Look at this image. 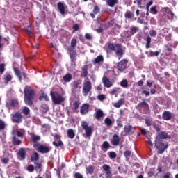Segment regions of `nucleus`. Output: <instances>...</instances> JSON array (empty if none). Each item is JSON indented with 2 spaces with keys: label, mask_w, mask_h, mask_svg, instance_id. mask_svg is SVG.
<instances>
[{
  "label": "nucleus",
  "mask_w": 178,
  "mask_h": 178,
  "mask_svg": "<svg viewBox=\"0 0 178 178\" xmlns=\"http://www.w3.org/2000/svg\"><path fill=\"white\" fill-rule=\"evenodd\" d=\"M106 51L107 54L115 52L118 60H120L122 58H123V55H124V53L126 52V51L123 49L122 44L119 43H108Z\"/></svg>",
  "instance_id": "obj_1"
},
{
  "label": "nucleus",
  "mask_w": 178,
  "mask_h": 178,
  "mask_svg": "<svg viewBox=\"0 0 178 178\" xmlns=\"http://www.w3.org/2000/svg\"><path fill=\"white\" fill-rule=\"evenodd\" d=\"M24 104L29 106H32L33 100L35 98V92H34V89H33L31 86H26L24 90Z\"/></svg>",
  "instance_id": "obj_2"
},
{
  "label": "nucleus",
  "mask_w": 178,
  "mask_h": 178,
  "mask_svg": "<svg viewBox=\"0 0 178 178\" xmlns=\"http://www.w3.org/2000/svg\"><path fill=\"white\" fill-rule=\"evenodd\" d=\"M50 95L51 97L52 102L54 104V105H60L63 104V102H65L66 100V98H65L63 95L58 92L51 91Z\"/></svg>",
  "instance_id": "obj_3"
},
{
  "label": "nucleus",
  "mask_w": 178,
  "mask_h": 178,
  "mask_svg": "<svg viewBox=\"0 0 178 178\" xmlns=\"http://www.w3.org/2000/svg\"><path fill=\"white\" fill-rule=\"evenodd\" d=\"M136 109L138 111V112L143 113V115H148V113H150L151 112V110L149 109V104L147 103L145 99H143L142 102L138 104L136 106Z\"/></svg>",
  "instance_id": "obj_4"
},
{
  "label": "nucleus",
  "mask_w": 178,
  "mask_h": 178,
  "mask_svg": "<svg viewBox=\"0 0 178 178\" xmlns=\"http://www.w3.org/2000/svg\"><path fill=\"white\" fill-rule=\"evenodd\" d=\"M161 16L165 20H170L175 17V13L168 7H164L161 10Z\"/></svg>",
  "instance_id": "obj_5"
},
{
  "label": "nucleus",
  "mask_w": 178,
  "mask_h": 178,
  "mask_svg": "<svg viewBox=\"0 0 178 178\" xmlns=\"http://www.w3.org/2000/svg\"><path fill=\"white\" fill-rule=\"evenodd\" d=\"M81 127L85 130V136L86 138H90L92 136V127L88 126V122L82 121Z\"/></svg>",
  "instance_id": "obj_6"
},
{
  "label": "nucleus",
  "mask_w": 178,
  "mask_h": 178,
  "mask_svg": "<svg viewBox=\"0 0 178 178\" xmlns=\"http://www.w3.org/2000/svg\"><path fill=\"white\" fill-rule=\"evenodd\" d=\"M33 148L40 152V154H48L51 151V148L44 145H40V143L33 144Z\"/></svg>",
  "instance_id": "obj_7"
},
{
  "label": "nucleus",
  "mask_w": 178,
  "mask_h": 178,
  "mask_svg": "<svg viewBox=\"0 0 178 178\" xmlns=\"http://www.w3.org/2000/svg\"><path fill=\"white\" fill-rule=\"evenodd\" d=\"M11 122L17 124L23 122V115L20 111H17L11 114Z\"/></svg>",
  "instance_id": "obj_8"
},
{
  "label": "nucleus",
  "mask_w": 178,
  "mask_h": 178,
  "mask_svg": "<svg viewBox=\"0 0 178 178\" xmlns=\"http://www.w3.org/2000/svg\"><path fill=\"white\" fill-rule=\"evenodd\" d=\"M155 145L158 149V154H163L168 149V145H165L160 139H156Z\"/></svg>",
  "instance_id": "obj_9"
},
{
  "label": "nucleus",
  "mask_w": 178,
  "mask_h": 178,
  "mask_svg": "<svg viewBox=\"0 0 178 178\" xmlns=\"http://www.w3.org/2000/svg\"><path fill=\"white\" fill-rule=\"evenodd\" d=\"M91 90H92V84L91 83V81H85L83 83V90H82V94L83 97H87V95H88Z\"/></svg>",
  "instance_id": "obj_10"
},
{
  "label": "nucleus",
  "mask_w": 178,
  "mask_h": 178,
  "mask_svg": "<svg viewBox=\"0 0 178 178\" xmlns=\"http://www.w3.org/2000/svg\"><path fill=\"white\" fill-rule=\"evenodd\" d=\"M129 63V60L124 58L121 61L118 63L117 67L119 72H124L127 69V64Z\"/></svg>",
  "instance_id": "obj_11"
},
{
  "label": "nucleus",
  "mask_w": 178,
  "mask_h": 178,
  "mask_svg": "<svg viewBox=\"0 0 178 178\" xmlns=\"http://www.w3.org/2000/svg\"><path fill=\"white\" fill-rule=\"evenodd\" d=\"M14 72L15 73V75L18 77L19 81H22L23 79H27V74L24 72L22 73V72H20V70H19V68L14 67Z\"/></svg>",
  "instance_id": "obj_12"
},
{
  "label": "nucleus",
  "mask_w": 178,
  "mask_h": 178,
  "mask_svg": "<svg viewBox=\"0 0 178 178\" xmlns=\"http://www.w3.org/2000/svg\"><path fill=\"white\" fill-rule=\"evenodd\" d=\"M102 169L106 173V178H112V171L111 170V166H109V165L104 164Z\"/></svg>",
  "instance_id": "obj_13"
},
{
  "label": "nucleus",
  "mask_w": 178,
  "mask_h": 178,
  "mask_svg": "<svg viewBox=\"0 0 178 178\" xmlns=\"http://www.w3.org/2000/svg\"><path fill=\"white\" fill-rule=\"evenodd\" d=\"M7 106L10 109H13V108H17L19 106V101L17 99H12L7 103Z\"/></svg>",
  "instance_id": "obj_14"
},
{
  "label": "nucleus",
  "mask_w": 178,
  "mask_h": 178,
  "mask_svg": "<svg viewBox=\"0 0 178 178\" xmlns=\"http://www.w3.org/2000/svg\"><path fill=\"white\" fill-rule=\"evenodd\" d=\"M83 81L81 79H76L72 83V90H80L81 88Z\"/></svg>",
  "instance_id": "obj_15"
},
{
  "label": "nucleus",
  "mask_w": 178,
  "mask_h": 178,
  "mask_svg": "<svg viewBox=\"0 0 178 178\" xmlns=\"http://www.w3.org/2000/svg\"><path fill=\"white\" fill-rule=\"evenodd\" d=\"M60 137L61 136L60 135H58V134L54 135L55 141L52 143L54 147H63V142L60 140ZM56 141H58V143Z\"/></svg>",
  "instance_id": "obj_16"
},
{
  "label": "nucleus",
  "mask_w": 178,
  "mask_h": 178,
  "mask_svg": "<svg viewBox=\"0 0 178 178\" xmlns=\"http://www.w3.org/2000/svg\"><path fill=\"white\" fill-rule=\"evenodd\" d=\"M134 128L133 126H131L130 124H128L127 125H124V136H129V134H133L134 133V131H133Z\"/></svg>",
  "instance_id": "obj_17"
},
{
  "label": "nucleus",
  "mask_w": 178,
  "mask_h": 178,
  "mask_svg": "<svg viewBox=\"0 0 178 178\" xmlns=\"http://www.w3.org/2000/svg\"><path fill=\"white\" fill-rule=\"evenodd\" d=\"M17 155L21 161H24V159H26V148L21 147L17 152Z\"/></svg>",
  "instance_id": "obj_18"
},
{
  "label": "nucleus",
  "mask_w": 178,
  "mask_h": 178,
  "mask_svg": "<svg viewBox=\"0 0 178 178\" xmlns=\"http://www.w3.org/2000/svg\"><path fill=\"white\" fill-rule=\"evenodd\" d=\"M90 111V104H83L80 108V113L81 115H87V113Z\"/></svg>",
  "instance_id": "obj_19"
},
{
  "label": "nucleus",
  "mask_w": 178,
  "mask_h": 178,
  "mask_svg": "<svg viewBox=\"0 0 178 178\" xmlns=\"http://www.w3.org/2000/svg\"><path fill=\"white\" fill-rule=\"evenodd\" d=\"M111 143L114 147L119 145L120 143V138H119V136L118 134H114L111 139Z\"/></svg>",
  "instance_id": "obj_20"
},
{
  "label": "nucleus",
  "mask_w": 178,
  "mask_h": 178,
  "mask_svg": "<svg viewBox=\"0 0 178 178\" xmlns=\"http://www.w3.org/2000/svg\"><path fill=\"white\" fill-rule=\"evenodd\" d=\"M173 118V114L170 111H165L162 114L163 120H171Z\"/></svg>",
  "instance_id": "obj_21"
},
{
  "label": "nucleus",
  "mask_w": 178,
  "mask_h": 178,
  "mask_svg": "<svg viewBox=\"0 0 178 178\" xmlns=\"http://www.w3.org/2000/svg\"><path fill=\"white\" fill-rule=\"evenodd\" d=\"M102 83L104 86V87H106V88H111L113 86L112 82L108 79L106 76H104L102 78Z\"/></svg>",
  "instance_id": "obj_22"
},
{
  "label": "nucleus",
  "mask_w": 178,
  "mask_h": 178,
  "mask_svg": "<svg viewBox=\"0 0 178 178\" xmlns=\"http://www.w3.org/2000/svg\"><path fill=\"white\" fill-rule=\"evenodd\" d=\"M166 138H170V136L165 131H161L159 133L156 140H166Z\"/></svg>",
  "instance_id": "obj_23"
},
{
  "label": "nucleus",
  "mask_w": 178,
  "mask_h": 178,
  "mask_svg": "<svg viewBox=\"0 0 178 178\" xmlns=\"http://www.w3.org/2000/svg\"><path fill=\"white\" fill-rule=\"evenodd\" d=\"M100 10H101V8H99V6L95 5L93 7V10H92L93 13H90V16H91L92 19H95V15H98V13H99Z\"/></svg>",
  "instance_id": "obj_24"
},
{
  "label": "nucleus",
  "mask_w": 178,
  "mask_h": 178,
  "mask_svg": "<svg viewBox=\"0 0 178 178\" xmlns=\"http://www.w3.org/2000/svg\"><path fill=\"white\" fill-rule=\"evenodd\" d=\"M22 113L26 118H30V108L27 106H23L21 108Z\"/></svg>",
  "instance_id": "obj_25"
},
{
  "label": "nucleus",
  "mask_w": 178,
  "mask_h": 178,
  "mask_svg": "<svg viewBox=\"0 0 178 178\" xmlns=\"http://www.w3.org/2000/svg\"><path fill=\"white\" fill-rule=\"evenodd\" d=\"M137 31H138V27L131 26L129 30L127 31V33L129 34V35H130V37H131V35H134V34H136Z\"/></svg>",
  "instance_id": "obj_26"
},
{
  "label": "nucleus",
  "mask_w": 178,
  "mask_h": 178,
  "mask_svg": "<svg viewBox=\"0 0 178 178\" xmlns=\"http://www.w3.org/2000/svg\"><path fill=\"white\" fill-rule=\"evenodd\" d=\"M67 134L68 138H70L71 140H73L74 137H76V134L74 133V130L73 129H70L67 131Z\"/></svg>",
  "instance_id": "obj_27"
},
{
  "label": "nucleus",
  "mask_w": 178,
  "mask_h": 178,
  "mask_svg": "<svg viewBox=\"0 0 178 178\" xmlns=\"http://www.w3.org/2000/svg\"><path fill=\"white\" fill-rule=\"evenodd\" d=\"M40 159V154L37 153V152H35L32 154L31 156V162H36Z\"/></svg>",
  "instance_id": "obj_28"
},
{
  "label": "nucleus",
  "mask_w": 178,
  "mask_h": 178,
  "mask_svg": "<svg viewBox=\"0 0 178 178\" xmlns=\"http://www.w3.org/2000/svg\"><path fill=\"white\" fill-rule=\"evenodd\" d=\"M111 145L108 141H104L102 145H101V148L102 149H103V151H108V149H109Z\"/></svg>",
  "instance_id": "obj_29"
},
{
  "label": "nucleus",
  "mask_w": 178,
  "mask_h": 178,
  "mask_svg": "<svg viewBox=\"0 0 178 178\" xmlns=\"http://www.w3.org/2000/svg\"><path fill=\"white\" fill-rule=\"evenodd\" d=\"M124 102H125V99L121 98L118 101V102H116L114 104V106H115V108H120V106H122V105H124Z\"/></svg>",
  "instance_id": "obj_30"
},
{
  "label": "nucleus",
  "mask_w": 178,
  "mask_h": 178,
  "mask_svg": "<svg viewBox=\"0 0 178 178\" xmlns=\"http://www.w3.org/2000/svg\"><path fill=\"white\" fill-rule=\"evenodd\" d=\"M119 0H107L106 4L110 6V8H114L115 5H118Z\"/></svg>",
  "instance_id": "obj_31"
},
{
  "label": "nucleus",
  "mask_w": 178,
  "mask_h": 178,
  "mask_svg": "<svg viewBox=\"0 0 178 178\" xmlns=\"http://www.w3.org/2000/svg\"><path fill=\"white\" fill-rule=\"evenodd\" d=\"M95 118L99 120L100 118H104V111L101 109H98L95 113Z\"/></svg>",
  "instance_id": "obj_32"
},
{
  "label": "nucleus",
  "mask_w": 178,
  "mask_h": 178,
  "mask_svg": "<svg viewBox=\"0 0 178 178\" xmlns=\"http://www.w3.org/2000/svg\"><path fill=\"white\" fill-rule=\"evenodd\" d=\"M104 124L107 127H111V126L113 125V121H112V119L109 118V117H107L104 119Z\"/></svg>",
  "instance_id": "obj_33"
},
{
  "label": "nucleus",
  "mask_w": 178,
  "mask_h": 178,
  "mask_svg": "<svg viewBox=\"0 0 178 178\" xmlns=\"http://www.w3.org/2000/svg\"><path fill=\"white\" fill-rule=\"evenodd\" d=\"M72 74H66L63 77V79L64 80L65 83H70L72 81Z\"/></svg>",
  "instance_id": "obj_34"
},
{
  "label": "nucleus",
  "mask_w": 178,
  "mask_h": 178,
  "mask_svg": "<svg viewBox=\"0 0 178 178\" xmlns=\"http://www.w3.org/2000/svg\"><path fill=\"white\" fill-rule=\"evenodd\" d=\"M101 62H104V56L102 55L98 56L94 60L93 65H97V63H101Z\"/></svg>",
  "instance_id": "obj_35"
},
{
  "label": "nucleus",
  "mask_w": 178,
  "mask_h": 178,
  "mask_svg": "<svg viewBox=\"0 0 178 178\" xmlns=\"http://www.w3.org/2000/svg\"><path fill=\"white\" fill-rule=\"evenodd\" d=\"M58 8L61 15H65V6L61 2L58 3Z\"/></svg>",
  "instance_id": "obj_36"
},
{
  "label": "nucleus",
  "mask_w": 178,
  "mask_h": 178,
  "mask_svg": "<svg viewBox=\"0 0 178 178\" xmlns=\"http://www.w3.org/2000/svg\"><path fill=\"white\" fill-rule=\"evenodd\" d=\"M35 165V170H38V169H41L42 168V161H36L33 162Z\"/></svg>",
  "instance_id": "obj_37"
},
{
  "label": "nucleus",
  "mask_w": 178,
  "mask_h": 178,
  "mask_svg": "<svg viewBox=\"0 0 178 178\" xmlns=\"http://www.w3.org/2000/svg\"><path fill=\"white\" fill-rule=\"evenodd\" d=\"M49 110V108L48 107V105L46 104H43L40 106V111L42 112V113H47L48 111Z\"/></svg>",
  "instance_id": "obj_38"
},
{
  "label": "nucleus",
  "mask_w": 178,
  "mask_h": 178,
  "mask_svg": "<svg viewBox=\"0 0 178 178\" xmlns=\"http://www.w3.org/2000/svg\"><path fill=\"white\" fill-rule=\"evenodd\" d=\"M125 19H133L134 17V13L130 10H127L124 14Z\"/></svg>",
  "instance_id": "obj_39"
},
{
  "label": "nucleus",
  "mask_w": 178,
  "mask_h": 178,
  "mask_svg": "<svg viewBox=\"0 0 178 178\" xmlns=\"http://www.w3.org/2000/svg\"><path fill=\"white\" fill-rule=\"evenodd\" d=\"M88 68L87 67V65H84L83 67H82V73L81 76L82 77H87L88 76Z\"/></svg>",
  "instance_id": "obj_40"
},
{
  "label": "nucleus",
  "mask_w": 178,
  "mask_h": 178,
  "mask_svg": "<svg viewBox=\"0 0 178 178\" xmlns=\"http://www.w3.org/2000/svg\"><path fill=\"white\" fill-rule=\"evenodd\" d=\"M12 143L13 145H20V144H22V140L17 139L16 136H13L12 138Z\"/></svg>",
  "instance_id": "obj_41"
},
{
  "label": "nucleus",
  "mask_w": 178,
  "mask_h": 178,
  "mask_svg": "<svg viewBox=\"0 0 178 178\" xmlns=\"http://www.w3.org/2000/svg\"><path fill=\"white\" fill-rule=\"evenodd\" d=\"M151 36H147L146 38V44H145V49H148L149 48H151Z\"/></svg>",
  "instance_id": "obj_42"
},
{
  "label": "nucleus",
  "mask_w": 178,
  "mask_h": 178,
  "mask_svg": "<svg viewBox=\"0 0 178 178\" xmlns=\"http://www.w3.org/2000/svg\"><path fill=\"white\" fill-rule=\"evenodd\" d=\"M4 83L5 84H8L9 81H12V75H10V74H7L5 76H4Z\"/></svg>",
  "instance_id": "obj_43"
},
{
  "label": "nucleus",
  "mask_w": 178,
  "mask_h": 178,
  "mask_svg": "<svg viewBox=\"0 0 178 178\" xmlns=\"http://www.w3.org/2000/svg\"><path fill=\"white\" fill-rule=\"evenodd\" d=\"M5 129H6V123L0 118V131H3Z\"/></svg>",
  "instance_id": "obj_44"
},
{
  "label": "nucleus",
  "mask_w": 178,
  "mask_h": 178,
  "mask_svg": "<svg viewBox=\"0 0 178 178\" xmlns=\"http://www.w3.org/2000/svg\"><path fill=\"white\" fill-rule=\"evenodd\" d=\"M40 140H41V137H40V136L33 135L32 136V141L34 143V144H37Z\"/></svg>",
  "instance_id": "obj_45"
},
{
  "label": "nucleus",
  "mask_w": 178,
  "mask_h": 178,
  "mask_svg": "<svg viewBox=\"0 0 178 178\" xmlns=\"http://www.w3.org/2000/svg\"><path fill=\"white\" fill-rule=\"evenodd\" d=\"M120 88H115L110 91L111 95H118L119 94Z\"/></svg>",
  "instance_id": "obj_46"
},
{
  "label": "nucleus",
  "mask_w": 178,
  "mask_h": 178,
  "mask_svg": "<svg viewBox=\"0 0 178 178\" xmlns=\"http://www.w3.org/2000/svg\"><path fill=\"white\" fill-rule=\"evenodd\" d=\"M86 172L88 173L89 175H92V173H94V166L89 165L88 167H87Z\"/></svg>",
  "instance_id": "obj_47"
},
{
  "label": "nucleus",
  "mask_w": 178,
  "mask_h": 178,
  "mask_svg": "<svg viewBox=\"0 0 178 178\" xmlns=\"http://www.w3.org/2000/svg\"><path fill=\"white\" fill-rule=\"evenodd\" d=\"M120 86L124 88H127L129 87V82H127V79H124L120 82Z\"/></svg>",
  "instance_id": "obj_48"
},
{
  "label": "nucleus",
  "mask_w": 178,
  "mask_h": 178,
  "mask_svg": "<svg viewBox=\"0 0 178 178\" xmlns=\"http://www.w3.org/2000/svg\"><path fill=\"white\" fill-rule=\"evenodd\" d=\"M124 156L126 158V159H129L130 158V156H131V151L130 150H126L124 152Z\"/></svg>",
  "instance_id": "obj_49"
},
{
  "label": "nucleus",
  "mask_w": 178,
  "mask_h": 178,
  "mask_svg": "<svg viewBox=\"0 0 178 178\" xmlns=\"http://www.w3.org/2000/svg\"><path fill=\"white\" fill-rule=\"evenodd\" d=\"M40 101H42L44 99V101H49V97H48V95L43 94L39 97Z\"/></svg>",
  "instance_id": "obj_50"
},
{
  "label": "nucleus",
  "mask_w": 178,
  "mask_h": 178,
  "mask_svg": "<svg viewBox=\"0 0 178 178\" xmlns=\"http://www.w3.org/2000/svg\"><path fill=\"white\" fill-rule=\"evenodd\" d=\"M152 126L153 128H154L156 131H161V127L159 125L156 124V123L153 122L152 124Z\"/></svg>",
  "instance_id": "obj_51"
},
{
  "label": "nucleus",
  "mask_w": 178,
  "mask_h": 178,
  "mask_svg": "<svg viewBox=\"0 0 178 178\" xmlns=\"http://www.w3.org/2000/svg\"><path fill=\"white\" fill-rule=\"evenodd\" d=\"M73 106H74V111H77V109H79V108L80 107V102L76 101L73 103Z\"/></svg>",
  "instance_id": "obj_52"
},
{
  "label": "nucleus",
  "mask_w": 178,
  "mask_h": 178,
  "mask_svg": "<svg viewBox=\"0 0 178 178\" xmlns=\"http://www.w3.org/2000/svg\"><path fill=\"white\" fill-rule=\"evenodd\" d=\"M34 169H35V167H34V165H33L32 164L29 165L26 168V170H28V172H34Z\"/></svg>",
  "instance_id": "obj_53"
},
{
  "label": "nucleus",
  "mask_w": 178,
  "mask_h": 178,
  "mask_svg": "<svg viewBox=\"0 0 178 178\" xmlns=\"http://www.w3.org/2000/svg\"><path fill=\"white\" fill-rule=\"evenodd\" d=\"M77 45V39L72 38L71 40V47L72 48H74Z\"/></svg>",
  "instance_id": "obj_54"
},
{
  "label": "nucleus",
  "mask_w": 178,
  "mask_h": 178,
  "mask_svg": "<svg viewBox=\"0 0 178 178\" xmlns=\"http://www.w3.org/2000/svg\"><path fill=\"white\" fill-rule=\"evenodd\" d=\"M145 0H136V3L140 8V9H144V6H143V2H144Z\"/></svg>",
  "instance_id": "obj_55"
},
{
  "label": "nucleus",
  "mask_w": 178,
  "mask_h": 178,
  "mask_svg": "<svg viewBox=\"0 0 178 178\" xmlns=\"http://www.w3.org/2000/svg\"><path fill=\"white\" fill-rule=\"evenodd\" d=\"M159 54L160 52L158 51H150L149 52V56L151 57H154V56H159Z\"/></svg>",
  "instance_id": "obj_56"
},
{
  "label": "nucleus",
  "mask_w": 178,
  "mask_h": 178,
  "mask_svg": "<svg viewBox=\"0 0 178 178\" xmlns=\"http://www.w3.org/2000/svg\"><path fill=\"white\" fill-rule=\"evenodd\" d=\"M150 12L152 15H156L158 13V10H156V6H153L150 8Z\"/></svg>",
  "instance_id": "obj_57"
},
{
  "label": "nucleus",
  "mask_w": 178,
  "mask_h": 178,
  "mask_svg": "<svg viewBox=\"0 0 178 178\" xmlns=\"http://www.w3.org/2000/svg\"><path fill=\"white\" fill-rule=\"evenodd\" d=\"M76 55H77V54L76 53V51L70 49V58H76Z\"/></svg>",
  "instance_id": "obj_58"
},
{
  "label": "nucleus",
  "mask_w": 178,
  "mask_h": 178,
  "mask_svg": "<svg viewBox=\"0 0 178 178\" xmlns=\"http://www.w3.org/2000/svg\"><path fill=\"white\" fill-rule=\"evenodd\" d=\"M109 155V158H111V159H115V158H116V152H110L108 153Z\"/></svg>",
  "instance_id": "obj_59"
},
{
  "label": "nucleus",
  "mask_w": 178,
  "mask_h": 178,
  "mask_svg": "<svg viewBox=\"0 0 178 178\" xmlns=\"http://www.w3.org/2000/svg\"><path fill=\"white\" fill-rule=\"evenodd\" d=\"M5 73V65L3 63L0 64V74Z\"/></svg>",
  "instance_id": "obj_60"
},
{
  "label": "nucleus",
  "mask_w": 178,
  "mask_h": 178,
  "mask_svg": "<svg viewBox=\"0 0 178 178\" xmlns=\"http://www.w3.org/2000/svg\"><path fill=\"white\" fill-rule=\"evenodd\" d=\"M152 120L151 119H145V124L147 127L152 126Z\"/></svg>",
  "instance_id": "obj_61"
},
{
  "label": "nucleus",
  "mask_w": 178,
  "mask_h": 178,
  "mask_svg": "<svg viewBox=\"0 0 178 178\" xmlns=\"http://www.w3.org/2000/svg\"><path fill=\"white\" fill-rule=\"evenodd\" d=\"M72 30L73 31H79L80 30V26L78 24H74Z\"/></svg>",
  "instance_id": "obj_62"
},
{
  "label": "nucleus",
  "mask_w": 178,
  "mask_h": 178,
  "mask_svg": "<svg viewBox=\"0 0 178 178\" xmlns=\"http://www.w3.org/2000/svg\"><path fill=\"white\" fill-rule=\"evenodd\" d=\"M156 34H157L156 31H155V30H154V29H152V30H151V31H149V35H150V37H156Z\"/></svg>",
  "instance_id": "obj_63"
},
{
  "label": "nucleus",
  "mask_w": 178,
  "mask_h": 178,
  "mask_svg": "<svg viewBox=\"0 0 178 178\" xmlns=\"http://www.w3.org/2000/svg\"><path fill=\"white\" fill-rule=\"evenodd\" d=\"M74 178H83V175L80 172H76L74 175Z\"/></svg>",
  "instance_id": "obj_64"
}]
</instances>
